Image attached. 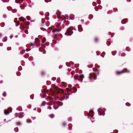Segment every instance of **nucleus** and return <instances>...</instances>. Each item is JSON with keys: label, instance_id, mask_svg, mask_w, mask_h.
I'll use <instances>...</instances> for the list:
<instances>
[{"label": "nucleus", "instance_id": "obj_1", "mask_svg": "<svg viewBox=\"0 0 133 133\" xmlns=\"http://www.w3.org/2000/svg\"><path fill=\"white\" fill-rule=\"evenodd\" d=\"M53 93L52 98H54L55 99H57L59 97L57 95V94L60 93H63L64 92V90L61 89H60L57 87H56L55 90L52 91Z\"/></svg>", "mask_w": 133, "mask_h": 133}, {"label": "nucleus", "instance_id": "obj_2", "mask_svg": "<svg viewBox=\"0 0 133 133\" xmlns=\"http://www.w3.org/2000/svg\"><path fill=\"white\" fill-rule=\"evenodd\" d=\"M92 70L93 72H92V82L93 81L92 78H94V80L97 78V75H99V69L95 68L94 67L92 68Z\"/></svg>", "mask_w": 133, "mask_h": 133}, {"label": "nucleus", "instance_id": "obj_3", "mask_svg": "<svg viewBox=\"0 0 133 133\" xmlns=\"http://www.w3.org/2000/svg\"><path fill=\"white\" fill-rule=\"evenodd\" d=\"M63 105V103L61 102L54 101L53 103V105L51 106L55 109H57L59 106H62Z\"/></svg>", "mask_w": 133, "mask_h": 133}, {"label": "nucleus", "instance_id": "obj_4", "mask_svg": "<svg viewBox=\"0 0 133 133\" xmlns=\"http://www.w3.org/2000/svg\"><path fill=\"white\" fill-rule=\"evenodd\" d=\"M106 109L105 108H103L102 107L99 108L97 110L98 114L99 116H104L105 114V112Z\"/></svg>", "mask_w": 133, "mask_h": 133}, {"label": "nucleus", "instance_id": "obj_5", "mask_svg": "<svg viewBox=\"0 0 133 133\" xmlns=\"http://www.w3.org/2000/svg\"><path fill=\"white\" fill-rule=\"evenodd\" d=\"M74 27H71L68 28L66 30V32L65 33V34L68 36L71 35L73 33L72 31Z\"/></svg>", "mask_w": 133, "mask_h": 133}, {"label": "nucleus", "instance_id": "obj_6", "mask_svg": "<svg viewBox=\"0 0 133 133\" xmlns=\"http://www.w3.org/2000/svg\"><path fill=\"white\" fill-rule=\"evenodd\" d=\"M127 68H124L123 70L121 71H119L118 70L116 71V75L117 76H119L121 75L123 73H129L130 72L129 70H128L127 71H123V70H127Z\"/></svg>", "mask_w": 133, "mask_h": 133}, {"label": "nucleus", "instance_id": "obj_7", "mask_svg": "<svg viewBox=\"0 0 133 133\" xmlns=\"http://www.w3.org/2000/svg\"><path fill=\"white\" fill-rule=\"evenodd\" d=\"M84 78V76L81 74L78 76H75L74 78L76 80H77L78 81L81 82H82L83 81V78Z\"/></svg>", "mask_w": 133, "mask_h": 133}, {"label": "nucleus", "instance_id": "obj_8", "mask_svg": "<svg viewBox=\"0 0 133 133\" xmlns=\"http://www.w3.org/2000/svg\"><path fill=\"white\" fill-rule=\"evenodd\" d=\"M29 24V22H25L23 24H21L20 25L21 27H20V28L22 30H24L25 27H24L25 25H28Z\"/></svg>", "mask_w": 133, "mask_h": 133}, {"label": "nucleus", "instance_id": "obj_9", "mask_svg": "<svg viewBox=\"0 0 133 133\" xmlns=\"http://www.w3.org/2000/svg\"><path fill=\"white\" fill-rule=\"evenodd\" d=\"M23 112H20L19 113H16L15 114V116L16 117H18L19 118H22L23 117Z\"/></svg>", "mask_w": 133, "mask_h": 133}, {"label": "nucleus", "instance_id": "obj_10", "mask_svg": "<svg viewBox=\"0 0 133 133\" xmlns=\"http://www.w3.org/2000/svg\"><path fill=\"white\" fill-rule=\"evenodd\" d=\"M118 11V9H112V10H109L108 11H106V13L108 14H111L113 12H116Z\"/></svg>", "mask_w": 133, "mask_h": 133}, {"label": "nucleus", "instance_id": "obj_11", "mask_svg": "<svg viewBox=\"0 0 133 133\" xmlns=\"http://www.w3.org/2000/svg\"><path fill=\"white\" fill-rule=\"evenodd\" d=\"M56 14L57 15V17L58 19L61 18L62 19V21L64 20V19L63 18H61V16H60L61 12L59 10H58L56 12Z\"/></svg>", "mask_w": 133, "mask_h": 133}, {"label": "nucleus", "instance_id": "obj_12", "mask_svg": "<svg viewBox=\"0 0 133 133\" xmlns=\"http://www.w3.org/2000/svg\"><path fill=\"white\" fill-rule=\"evenodd\" d=\"M128 22V18H125L123 19L121 21V23L122 24H125Z\"/></svg>", "mask_w": 133, "mask_h": 133}, {"label": "nucleus", "instance_id": "obj_13", "mask_svg": "<svg viewBox=\"0 0 133 133\" xmlns=\"http://www.w3.org/2000/svg\"><path fill=\"white\" fill-rule=\"evenodd\" d=\"M60 98L61 100L63 101L64 99H67L69 98V97L68 96H66L65 95H64L60 97Z\"/></svg>", "mask_w": 133, "mask_h": 133}, {"label": "nucleus", "instance_id": "obj_14", "mask_svg": "<svg viewBox=\"0 0 133 133\" xmlns=\"http://www.w3.org/2000/svg\"><path fill=\"white\" fill-rule=\"evenodd\" d=\"M78 31L79 32H81L83 31V29L81 25H79L77 27Z\"/></svg>", "mask_w": 133, "mask_h": 133}, {"label": "nucleus", "instance_id": "obj_15", "mask_svg": "<svg viewBox=\"0 0 133 133\" xmlns=\"http://www.w3.org/2000/svg\"><path fill=\"white\" fill-rule=\"evenodd\" d=\"M35 42L39 43V44L37 45V46H38L40 45V41L38 38H35Z\"/></svg>", "mask_w": 133, "mask_h": 133}, {"label": "nucleus", "instance_id": "obj_16", "mask_svg": "<svg viewBox=\"0 0 133 133\" xmlns=\"http://www.w3.org/2000/svg\"><path fill=\"white\" fill-rule=\"evenodd\" d=\"M68 88H66V89L68 91H71L72 89L71 88V85L70 84H69L68 85Z\"/></svg>", "mask_w": 133, "mask_h": 133}, {"label": "nucleus", "instance_id": "obj_17", "mask_svg": "<svg viewBox=\"0 0 133 133\" xmlns=\"http://www.w3.org/2000/svg\"><path fill=\"white\" fill-rule=\"evenodd\" d=\"M18 19L20 21L23 22V21H25L26 19L24 18L23 17H21L18 18Z\"/></svg>", "mask_w": 133, "mask_h": 133}, {"label": "nucleus", "instance_id": "obj_18", "mask_svg": "<svg viewBox=\"0 0 133 133\" xmlns=\"http://www.w3.org/2000/svg\"><path fill=\"white\" fill-rule=\"evenodd\" d=\"M94 42L95 43H98L99 39L97 37H95L94 39Z\"/></svg>", "mask_w": 133, "mask_h": 133}, {"label": "nucleus", "instance_id": "obj_19", "mask_svg": "<svg viewBox=\"0 0 133 133\" xmlns=\"http://www.w3.org/2000/svg\"><path fill=\"white\" fill-rule=\"evenodd\" d=\"M72 64V65H73L74 64V63L73 62H71L70 63H69L68 62H66V64L67 66H69V65H70L71 64Z\"/></svg>", "mask_w": 133, "mask_h": 133}, {"label": "nucleus", "instance_id": "obj_20", "mask_svg": "<svg viewBox=\"0 0 133 133\" xmlns=\"http://www.w3.org/2000/svg\"><path fill=\"white\" fill-rule=\"evenodd\" d=\"M65 17L66 18V19L68 20V19H72V18L70 17L67 14L65 15ZM74 19L73 18L72 19Z\"/></svg>", "mask_w": 133, "mask_h": 133}, {"label": "nucleus", "instance_id": "obj_21", "mask_svg": "<svg viewBox=\"0 0 133 133\" xmlns=\"http://www.w3.org/2000/svg\"><path fill=\"white\" fill-rule=\"evenodd\" d=\"M116 53L117 51L116 50L112 51L111 52V54L113 56H115L116 54Z\"/></svg>", "mask_w": 133, "mask_h": 133}, {"label": "nucleus", "instance_id": "obj_22", "mask_svg": "<svg viewBox=\"0 0 133 133\" xmlns=\"http://www.w3.org/2000/svg\"><path fill=\"white\" fill-rule=\"evenodd\" d=\"M7 9L9 11H11V12L13 13H16L17 12V11L16 10V9H11V10H9L8 9Z\"/></svg>", "mask_w": 133, "mask_h": 133}, {"label": "nucleus", "instance_id": "obj_23", "mask_svg": "<svg viewBox=\"0 0 133 133\" xmlns=\"http://www.w3.org/2000/svg\"><path fill=\"white\" fill-rule=\"evenodd\" d=\"M124 52V50L121 51V54L122 55V57H124L126 55L125 53Z\"/></svg>", "mask_w": 133, "mask_h": 133}, {"label": "nucleus", "instance_id": "obj_24", "mask_svg": "<svg viewBox=\"0 0 133 133\" xmlns=\"http://www.w3.org/2000/svg\"><path fill=\"white\" fill-rule=\"evenodd\" d=\"M16 110L19 111H22V108L21 107H18L16 108Z\"/></svg>", "mask_w": 133, "mask_h": 133}, {"label": "nucleus", "instance_id": "obj_25", "mask_svg": "<svg viewBox=\"0 0 133 133\" xmlns=\"http://www.w3.org/2000/svg\"><path fill=\"white\" fill-rule=\"evenodd\" d=\"M9 113L8 112L7 110H6L4 111V114L5 115H8L9 114Z\"/></svg>", "mask_w": 133, "mask_h": 133}, {"label": "nucleus", "instance_id": "obj_26", "mask_svg": "<svg viewBox=\"0 0 133 133\" xmlns=\"http://www.w3.org/2000/svg\"><path fill=\"white\" fill-rule=\"evenodd\" d=\"M124 27L122 26H121L119 28V30L121 31H123L124 30Z\"/></svg>", "mask_w": 133, "mask_h": 133}, {"label": "nucleus", "instance_id": "obj_27", "mask_svg": "<svg viewBox=\"0 0 133 133\" xmlns=\"http://www.w3.org/2000/svg\"><path fill=\"white\" fill-rule=\"evenodd\" d=\"M46 41V39L44 37H43V38H42V43H44Z\"/></svg>", "mask_w": 133, "mask_h": 133}, {"label": "nucleus", "instance_id": "obj_28", "mask_svg": "<svg viewBox=\"0 0 133 133\" xmlns=\"http://www.w3.org/2000/svg\"><path fill=\"white\" fill-rule=\"evenodd\" d=\"M7 40V37H5L3 39L2 41L3 42H6Z\"/></svg>", "mask_w": 133, "mask_h": 133}, {"label": "nucleus", "instance_id": "obj_29", "mask_svg": "<svg viewBox=\"0 0 133 133\" xmlns=\"http://www.w3.org/2000/svg\"><path fill=\"white\" fill-rule=\"evenodd\" d=\"M24 0H15V3H19L20 1H23Z\"/></svg>", "mask_w": 133, "mask_h": 133}, {"label": "nucleus", "instance_id": "obj_30", "mask_svg": "<svg viewBox=\"0 0 133 133\" xmlns=\"http://www.w3.org/2000/svg\"><path fill=\"white\" fill-rule=\"evenodd\" d=\"M46 103L45 101H43L41 104V106H44L45 104H46Z\"/></svg>", "mask_w": 133, "mask_h": 133}, {"label": "nucleus", "instance_id": "obj_31", "mask_svg": "<svg viewBox=\"0 0 133 133\" xmlns=\"http://www.w3.org/2000/svg\"><path fill=\"white\" fill-rule=\"evenodd\" d=\"M17 18H15L14 20V22L15 23H16V26H18L19 24V23L18 22V23H16L15 21V20H17Z\"/></svg>", "mask_w": 133, "mask_h": 133}, {"label": "nucleus", "instance_id": "obj_32", "mask_svg": "<svg viewBox=\"0 0 133 133\" xmlns=\"http://www.w3.org/2000/svg\"><path fill=\"white\" fill-rule=\"evenodd\" d=\"M25 50H22L20 51V53L22 54H23L24 53H25Z\"/></svg>", "mask_w": 133, "mask_h": 133}, {"label": "nucleus", "instance_id": "obj_33", "mask_svg": "<svg viewBox=\"0 0 133 133\" xmlns=\"http://www.w3.org/2000/svg\"><path fill=\"white\" fill-rule=\"evenodd\" d=\"M111 44V43L107 41L106 44L108 46H109Z\"/></svg>", "mask_w": 133, "mask_h": 133}, {"label": "nucleus", "instance_id": "obj_34", "mask_svg": "<svg viewBox=\"0 0 133 133\" xmlns=\"http://www.w3.org/2000/svg\"><path fill=\"white\" fill-rule=\"evenodd\" d=\"M14 130L15 132H17L18 131V128L17 127L14 128Z\"/></svg>", "mask_w": 133, "mask_h": 133}, {"label": "nucleus", "instance_id": "obj_35", "mask_svg": "<svg viewBox=\"0 0 133 133\" xmlns=\"http://www.w3.org/2000/svg\"><path fill=\"white\" fill-rule=\"evenodd\" d=\"M125 104L126 106H127L128 107H129L131 105L130 104L128 103H125Z\"/></svg>", "mask_w": 133, "mask_h": 133}, {"label": "nucleus", "instance_id": "obj_36", "mask_svg": "<svg viewBox=\"0 0 133 133\" xmlns=\"http://www.w3.org/2000/svg\"><path fill=\"white\" fill-rule=\"evenodd\" d=\"M20 8H25V7L23 5H20Z\"/></svg>", "mask_w": 133, "mask_h": 133}, {"label": "nucleus", "instance_id": "obj_37", "mask_svg": "<svg viewBox=\"0 0 133 133\" xmlns=\"http://www.w3.org/2000/svg\"><path fill=\"white\" fill-rule=\"evenodd\" d=\"M26 18L27 20L28 21H29L30 19V17L29 16H27L26 17Z\"/></svg>", "mask_w": 133, "mask_h": 133}, {"label": "nucleus", "instance_id": "obj_38", "mask_svg": "<svg viewBox=\"0 0 133 133\" xmlns=\"http://www.w3.org/2000/svg\"><path fill=\"white\" fill-rule=\"evenodd\" d=\"M1 1L3 2H8L9 0H1Z\"/></svg>", "mask_w": 133, "mask_h": 133}, {"label": "nucleus", "instance_id": "obj_39", "mask_svg": "<svg viewBox=\"0 0 133 133\" xmlns=\"http://www.w3.org/2000/svg\"><path fill=\"white\" fill-rule=\"evenodd\" d=\"M41 46L42 48H43L44 50H45L44 48L46 47L45 46L44 44H42Z\"/></svg>", "mask_w": 133, "mask_h": 133}, {"label": "nucleus", "instance_id": "obj_40", "mask_svg": "<svg viewBox=\"0 0 133 133\" xmlns=\"http://www.w3.org/2000/svg\"><path fill=\"white\" fill-rule=\"evenodd\" d=\"M26 122L28 123H30L31 122V121L29 119H27L26 120Z\"/></svg>", "mask_w": 133, "mask_h": 133}, {"label": "nucleus", "instance_id": "obj_41", "mask_svg": "<svg viewBox=\"0 0 133 133\" xmlns=\"http://www.w3.org/2000/svg\"><path fill=\"white\" fill-rule=\"evenodd\" d=\"M5 24L4 23H1L0 24V25L1 27H3L4 26Z\"/></svg>", "mask_w": 133, "mask_h": 133}, {"label": "nucleus", "instance_id": "obj_42", "mask_svg": "<svg viewBox=\"0 0 133 133\" xmlns=\"http://www.w3.org/2000/svg\"><path fill=\"white\" fill-rule=\"evenodd\" d=\"M72 124H68V127L69 128L71 129L72 127Z\"/></svg>", "mask_w": 133, "mask_h": 133}, {"label": "nucleus", "instance_id": "obj_43", "mask_svg": "<svg viewBox=\"0 0 133 133\" xmlns=\"http://www.w3.org/2000/svg\"><path fill=\"white\" fill-rule=\"evenodd\" d=\"M57 34H54V39H56V38H57Z\"/></svg>", "mask_w": 133, "mask_h": 133}, {"label": "nucleus", "instance_id": "obj_44", "mask_svg": "<svg viewBox=\"0 0 133 133\" xmlns=\"http://www.w3.org/2000/svg\"><path fill=\"white\" fill-rule=\"evenodd\" d=\"M41 92L42 93H45V94H46V90H42Z\"/></svg>", "mask_w": 133, "mask_h": 133}, {"label": "nucleus", "instance_id": "obj_45", "mask_svg": "<svg viewBox=\"0 0 133 133\" xmlns=\"http://www.w3.org/2000/svg\"><path fill=\"white\" fill-rule=\"evenodd\" d=\"M16 124L18 125H20L21 124V122H18L16 123Z\"/></svg>", "mask_w": 133, "mask_h": 133}, {"label": "nucleus", "instance_id": "obj_46", "mask_svg": "<svg viewBox=\"0 0 133 133\" xmlns=\"http://www.w3.org/2000/svg\"><path fill=\"white\" fill-rule=\"evenodd\" d=\"M8 111H10L11 112L12 111V109L11 107H9V108H8Z\"/></svg>", "mask_w": 133, "mask_h": 133}, {"label": "nucleus", "instance_id": "obj_47", "mask_svg": "<svg viewBox=\"0 0 133 133\" xmlns=\"http://www.w3.org/2000/svg\"><path fill=\"white\" fill-rule=\"evenodd\" d=\"M91 73H90V74L89 75V78L91 80Z\"/></svg>", "mask_w": 133, "mask_h": 133}, {"label": "nucleus", "instance_id": "obj_48", "mask_svg": "<svg viewBox=\"0 0 133 133\" xmlns=\"http://www.w3.org/2000/svg\"><path fill=\"white\" fill-rule=\"evenodd\" d=\"M73 88L74 89V90L75 91V92H76L77 91V89L76 88H75L74 87H73Z\"/></svg>", "mask_w": 133, "mask_h": 133}, {"label": "nucleus", "instance_id": "obj_49", "mask_svg": "<svg viewBox=\"0 0 133 133\" xmlns=\"http://www.w3.org/2000/svg\"><path fill=\"white\" fill-rule=\"evenodd\" d=\"M101 52L99 51H96V53L97 56L99 55H97V53L101 54Z\"/></svg>", "mask_w": 133, "mask_h": 133}, {"label": "nucleus", "instance_id": "obj_50", "mask_svg": "<svg viewBox=\"0 0 133 133\" xmlns=\"http://www.w3.org/2000/svg\"><path fill=\"white\" fill-rule=\"evenodd\" d=\"M49 116L50 117V118H53L54 117V115L53 114H52L51 115H49Z\"/></svg>", "mask_w": 133, "mask_h": 133}, {"label": "nucleus", "instance_id": "obj_51", "mask_svg": "<svg viewBox=\"0 0 133 133\" xmlns=\"http://www.w3.org/2000/svg\"><path fill=\"white\" fill-rule=\"evenodd\" d=\"M45 44L46 46H48L49 44V43L48 42H46L45 43Z\"/></svg>", "mask_w": 133, "mask_h": 133}, {"label": "nucleus", "instance_id": "obj_52", "mask_svg": "<svg viewBox=\"0 0 133 133\" xmlns=\"http://www.w3.org/2000/svg\"><path fill=\"white\" fill-rule=\"evenodd\" d=\"M3 95L4 96H6V93L5 92H4L3 94Z\"/></svg>", "mask_w": 133, "mask_h": 133}, {"label": "nucleus", "instance_id": "obj_53", "mask_svg": "<svg viewBox=\"0 0 133 133\" xmlns=\"http://www.w3.org/2000/svg\"><path fill=\"white\" fill-rule=\"evenodd\" d=\"M51 0H44V1L45 2L48 3V2H50Z\"/></svg>", "mask_w": 133, "mask_h": 133}, {"label": "nucleus", "instance_id": "obj_54", "mask_svg": "<svg viewBox=\"0 0 133 133\" xmlns=\"http://www.w3.org/2000/svg\"><path fill=\"white\" fill-rule=\"evenodd\" d=\"M114 132L115 133H118V131L117 130H114Z\"/></svg>", "mask_w": 133, "mask_h": 133}, {"label": "nucleus", "instance_id": "obj_55", "mask_svg": "<svg viewBox=\"0 0 133 133\" xmlns=\"http://www.w3.org/2000/svg\"><path fill=\"white\" fill-rule=\"evenodd\" d=\"M118 55L119 56H121V57H122V54H121V51L119 52V54H118Z\"/></svg>", "mask_w": 133, "mask_h": 133}, {"label": "nucleus", "instance_id": "obj_56", "mask_svg": "<svg viewBox=\"0 0 133 133\" xmlns=\"http://www.w3.org/2000/svg\"><path fill=\"white\" fill-rule=\"evenodd\" d=\"M21 66H20L18 68V70L19 71H20L21 70Z\"/></svg>", "mask_w": 133, "mask_h": 133}, {"label": "nucleus", "instance_id": "obj_57", "mask_svg": "<svg viewBox=\"0 0 133 133\" xmlns=\"http://www.w3.org/2000/svg\"><path fill=\"white\" fill-rule=\"evenodd\" d=\"M52 107L51 106L48 107V109L50 110H51L52 109Z\"/></svg>", "mask_w": 133, "mask_h": 133}, {"label": "nucleus", "instance_id": "obj_58", "mask_svg": "<svg viewBox=\"0 0 133 133\" xmlns=\"http://www.w3.org/2000/svg\"><path fill=\"white\" fill-rule=\"evenodd\" d=\"M110 33L111 32H108V35H109V36H110V37L111 38H112L113 37V36H111V35L110 34H109V33Z\"/></svg>", "mask_w": 133, "mask_h": 133}, {"label": "nucleus", "instance_id": "obj_59", "mask_svg": "<svg viewBox=\"0 0 133 133\" xmlns=\"http://www.w3.org/2000/svg\"><path fill=\"white\" fill-rule=\"evenodd\" d=\"M63 85L65 86H66L67 85V84L65 83H63Z\"/></svg>", "mask_w": 133, "mask_h": 133}, {"label": "nucleus", "instance_id": "obj_60", "mask_svg": "<svg viewBox=\"0 0 133 133\" xmlns=\"http://www.w3.org/2000/svg\"><path fill=\"white\" fill-rule=\"evenodd\" d=\"M44 73L43 71H42V72L41 74L42 76H43L44 75Z\"/></svg>", "mask_w": 133, "mask_h": 133}, {"label": "nucleus", "instance_id": "obj_61", "mask_svg": "<svg viewBox=\"0 0 133 133\" xmlns=\"http://www.w3.org/2000/svg\"><path fill=\"white\" fill-rule=\"evenodd\" d=\"M63 126H64L65 125H66V123H65V122H64L63 123Z\"/></svg>", "mask_w": 133, "mask_h": 133}, {"label": "nucleus", "instance_id": "obj_62", "mask_svg": "<svg viewBox=\"0 0 133 133\" xmlns=\"http://www.w3.org/2000/svg\"><path fill=\"white\" fill-rule=\"evenodd\" d=\"M17 76H19L20 75V73H19L18 74H17Z\"/></svg>", "mask_w": 133, "mask_h": 133}, {"label": "nucleus", "instance_id": "obj_63", "mask_svg": "<svg viewBox=\"0 0 133 133\" xmlns=\"http://www.w3.org/2000/svg\"><path fill=\"white\" fill-rule=\"evenodd\" d=\"M13 36H12V35L10 36V38L11 39V38H12L13 37Z\"/></svg>", "mask_w": 133, "mask_h": 133}, {"label": "nucleus", "instance_id": "obj_64", "mask_svg": "<svg viewBox=\"0 0 133 133\" xmlns=\"http://www.w3.org/2000/svg\"><path fill=\"white\" fill-rule=\"evenodd\" d=\"M68 120L69 121H71V118H69L68 119Z\"/></svg>", "mask_w": 133, "mask_h": 133}]
</instances>
